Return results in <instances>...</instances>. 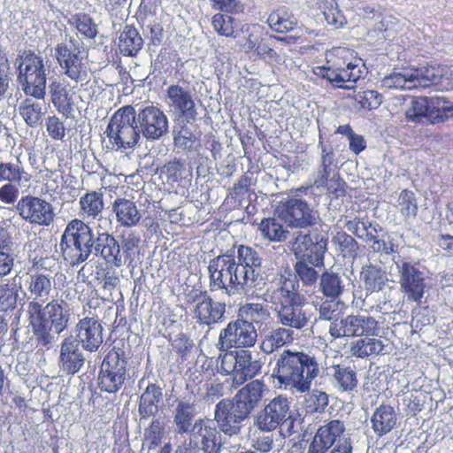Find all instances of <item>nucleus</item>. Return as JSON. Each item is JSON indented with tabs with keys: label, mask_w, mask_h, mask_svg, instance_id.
<instances>
[{
	"label": "nucleus",
	"mask_w": 453,
	"mask_h": 453,
	"mask_svg": "<svg viewBox=\"0 0 453 453\" xmlns=\"http://www.w3.org/2000/svg\"><path fill=\"white\" fill-rule=\"evenodd\" d=\"M120 243L107 231L94 234L88 222L71 220L61 237L60 248L65 260L73 265L85 262L92 253L102 257L106 264L120 267L131 261L140 237L134 232L124 233Z\"/></svg>",
	"instance_id": "obj_1"
},
{
	"label": "nucleus",
	"mask_w": 453,
	"mask_h": 453,
	"mask_svg": "<svg viewBox=\"0 0 453 453\" xmlns=\"http://www.w3.org/2000/svg\"><path fill=\"white\" fill-rule=\"evenodd\" d=\"M52 287V278L46 273L31 274L27 282V290L33 298L27 307L29 325L42 345L55 341V335L66 328L70 317L69 305L64 300H52L43 305L50 298Z\"/></svg>",
	"instance_id": "obj_2"
},
{
	"label": "nucleus",
	"mask_w": 453,
	"mask_h": 453,
	"mask_svg": "<svg viewBox=\"0 0 453 453\" xmlns=\"http://www.w3.org/2000/svg\"><path fill=\"white\" fill-rule=\"evenodd\" d=\"M18 66V81L23 92L33 98L20 102L18 111L25 123L31 128L42 124L46 111L45 104L37 100H43L46 96V73L43 59L32 51H23L16 58Z\"/></svg>",
	"instance_id": "obj_3"
},
{
	"label": "nucleus",
	"mask_w": 453,
	"mask_h": 453,
	"mask_svg": "<svg viewBox=\"0 0 453 453\" xmlns=\"http://www.w3.org/2000/svg\"><path fill=\"white\" fill-rule=\"evenodd\" d=\"M319 373L320 365L314 355L285 349L276 359L273 376L277 380L280 388L306 393Z\"/></svg>",
	"instance_id": "obj_4"
},
{
	"label": "nucleus",
	"mask_w": 453,
	"mask_h": 453,
	"mask_svg": "<svg viewBox=\"0 0 453 453\" xmlns=\"http://www.w3.org/2000/svg\"><path fill=\"white\" fill-rule=\"evenodd\" d=\"M270 299L281 327L299 330L308 326L311 313L298 302L299 295L293 280L280 277Z\"/></svg>",
	"instance_id": "obj_5"
},
{
	"label": "nucleus",
	"mask_w": 453,
	"mask_h": 453,
	"mask_svg": "<svg viewBox=\"0 0 453 453\" xmlns=\"http://www.w3.org/2000/svg\"><path fill=\"white\" fill-rule=\"evenodd\" d=\"M136 118V111L132 105L119 108L111 116L105 131L111 149L115 150L134 149L141 138Z\"/></svg>",
	"instance_id": "obj_6"
},
{
	"label": "nucleus",
	"mask_w": 453,
	"mask_h": 453,
	"mask_svg": "<svg viewBox=\"0 0 453 453\" xmlns=\"http://www.w3.org/2000/svg\"><path fill=\"white\" fill-rule=\"evenodd\" d=\"M294 422L290 401L283 395H277L270 400L253 418V426L257 430L271 433L279 428L283 437H288L296 433Z\"/></svg>",
	"instance_id": "obj_7"
},
{
	"label": "nucleus",
	"mask_w": 453,
	"mask_h": 453,
	"mask_svg": "<svg viewBox=\"0 0 453 453\" xmlns=\"http://www.w3.org/2000/svg\"><path fill=\"white\" fill-rule=\"evenodd\" d=\"M219 359L220 372L233 375V385L235 388L259 374L264 365L258 354L253 355L249 349L220 353Z\"/></svg>",
	"instance_id": "obj_8"
},
{
	"label": "nucleus",
	"mask_w": 453,
	"mask_h": 453,
	"mask_svg": "<svg viewBox=\"0 0 453 453\" xmlns=\"http://www.w3.org/2000/svg\"><path fill=\"white\" fill-rule=\"evenodd\" d=\"M257 329L250 321L238 318L231 320L219 332L217 348L221 353L229 352L232 348L245 349L253 347L257 339Z\"/></svg>",
	"instance_id": "obj_9"
},
{
	"label": "nucleus",
	"mask_w": 453,
	"mask_h": 453,
	"mask_svg": "<svg viewBox=\"0 0 453 453\" xmlns=\"http://www.w3.org/2000/svg\"><path fill=\"white\" fill-rule=\"evenodd\" d=\"M127 360L124 351L113 348L104 357L98 374V386L108 393L119 391L126 380Z\"/></svg>",
	"instance_id": "obj_10"
},
{
	"label": "nucleus",
	"mask_w": 453,
	"mask_h": 453,
	"mask_svg": "<svg viewBox=\"0 0 453 453\" xmlns=\"http://www.w3.org/2000/svg\"><path fill=\"white\" fill-rule=\"evenodd\" d=\"M434 77V66H420L406 68L402 71L394 70L381 81V86L386 88L412 89L431 87V78Z\"/></svg>",
	"instance_id": "obj_11"
},
{
	"label": "nucleus",
	"mask_w": 453,
	"mask_h": 453,
	"mask_svg": "<svg viewBox=\"0 0 453 453\" xmlns=\"http://www.w3.org/2000/svg\"><path fill=\"white\" fill-rule=\"evenodd\" d=\"M378 321L369 315H348L330 324L329 333L334 338L374 336L378 334Z\"/></svg>",
	"instance_id": "obj_12"
},
{
	"label": "nucleus",
	"mask_w": 453,
	"mask_h": 453,
	"mask_svg": "<svg viewBox=\"0 0 453 453\" xmlns=\"http://www.w3.org/2000/svg\"><path fill=\"white\" fill-rule=\"evenodd\" d=\"M16 210L19 217L32 226H49L54 221L53 205L38 196H22L18 201Z\"/></svg>",
	"instance_id": "obj_13"
},
{
	"label": "nucleus",
	"mask_w": 453,
	"mask_h": 453,
	"mask_svg": "<svg viewBox=\"0 0 453 453\" xmlns=\"http://www.w3.org/2000/svg\"><path fill=\"white\" fill-rule=\"evenodd\" d=\"M327 239L318 233H297L292 242V250L298 260H307L314 266L323 264Z\"/></svg>",
	"instance_id": "obj_14"
},
{
	"label": "nucleus",
	"mask_w": 453,
	"mask_h": 453,
	"mask_svg": "<svg viewBox=\"0 0 453 453\" xmlns=\"http://www.w3.org/2000/svg\"><path fill=\"white\" fill-rule=\"evenodd\" d=\"M400 289L408 300L419 303L424 296L425 277L418 265L405 259L395 261Z\"/></svg>",
	"instance_id": "obj_15"
},
{
	"label": "nucleus",
	"mask_w": 453,
	"mask_h": 453,
	"mask_svg": "<svg viewBox=\"0 0 453 453\" xmlns=\"http://www.w3.org/2000/svg\"><path fill=\"white\" fill-rule=\"evenodd\" d=\"M194 90L179 83L170 85L165 90V103L187 122L198 119Z\"/></svg>",
	"instance_id": "obj_16"
},
{
	"label": "nucleus",
	"mask_w": 453,
	"mask_h": 453,
	"mask_svg": "<svg viewBox=\"0 0 453 453\" xmlns=\"http://www.w3.org/2000/svg\"><path fill=\"white\" fill-rule=\"evenodd\" d=\"M140 133L150 141H157L168 133L169 121L166 114L154 105L145 106L136 112Z\"/></svg>",
	"instance_id": "obj_17"
},
{
	"label": "nucleus",
	"mask_w": 453,
	"mask_h": 453,
	"mask_svg": "<svg viewBox=\"0 0 453 453\" xmlns=\"http://www.w3.org/2000/svg\"><path fill=\"white\" fill-rule=\"evenodd\" d=\"M188 302L195 303L194 316L200 324L211 326L221 321L226 311L225 303L216 302L205 291L193 290L188 296Z\"/></svg>",
	"instance_id": "obj_18"
},
{
	"label": "nucleus",
	"mask_w": 453,
	"mask_h": 453,
	"mask_svg": "<svg viewBox=\"0 0 453 453\" xmlns=\"http://www.w3.org/2000/svg\"><path fill=\"white\" fill-rule=\"evenodd\" d=\"M57 61L64 73L73 81L83 82L88 79V66L81 51L58 43L55 49Z\"/></svg>",
	"instance_id": "obj_19"
},
{
	"label": "nucleus",
	"mask_w": 453,
	"mask_h": 453,
	"mask_svg": "<svg viewBox=\"0 0 453 453\" xmlns=\"http://www.w3.org/2000/svg\"><path fill=\"white\" fill-rule=\"evenodd\" d=\"M279 217L291 227L306 228L317 223L318 213L303 200L291 198L278 211Z\"/></svg>",
	"instance_id": "obj_20"
},
{
	"label": "nucleus",
	"mask_w": 453,
	"mask_h": 453,
	"mask_svg": "<svg viewBox=\"0 0 453 453\" xmlns=\"http://www.w3.org/2000/svg\"><path fill=\"white\" fill-rule=\"evenodd\" d=\"M246 418L248 416L230 399H222L215 406L214 419L219 431L226 435L238 434Z\"/></svg>",
	"instance_id": "obj_21"
},
{
	"label": "nucleus",
	"mask_w": 453,
	"mask_h": 453,
	"mask_svg": "<svg viewBox=\"0 0 453 453\" xmlns=\"http://www.w3.org/2000/svg\"><path fill=\"white\" fill-rule=\"evenodd\" d=\"M235 261L234 257L230 254L219 255L210 260L208 271L211 290H224L229 296Z\"/></svg>",
	"instance_id": "obj_22"
},
{
	"label": "nucleus",
	"mask_w": 453,
	"mask_h": 453,
	"mask_svg": "<svg viewBox=\"0 0 453 453\" xmlns=\"http://www.w3.org/2000/svg\"><path fill=\"white\" fill-rule=\"evenodd\" d=\"M344 432L345 426L339 419H332L319 426L306 453H328L334 443L342 439Z\"/></svg>",
	"instance_id": "obj_23"
},
{
	"label": "nucleus",
	"mask_w": 453,
	"mask_h": 453,
	"mask_svg": "<svg viewBox=\"0 0 453 453\" xmlns=\"http://www.w3.org/2000/svg\"><path fill=\"white\" fill-rule=\"evenodd\" d=\"M203 453H220L222 442L219 432L203 418L196 419L190 441Z\"/></svg>",
	"instance_id": "obj_24"
},
{
	"label": "nucleus",
	"mask_w": 453,
	"mask_h": 453,
	"mask_svg": "<svg viewBox=\"0 0 453 453\" xmlns=\"http://www.w3.org/2000/svg\"><path fill=\"white\" fill-rule=\"evenodd\" d=\"M85 357L79 342L73 336L65 338L60 346L59 366L67 374H75L83 366Z\"/></svg>",
	"instance_id": "obj_25"
},
{
	"label": "nucleus",
	"mask_w": 453,
	"mask_h": 453,
	"mask_svg": "<svg viewBox=\"0 0 453 453\" xmlns=\"http://www.w3.org/2000/svg\"><path fill=\"white\" fill-rule=\"evenodd\" d=\"M77 328V342L81 343L84 349L95 352L103 343V326L97 319L86 317L79 321Z\"/></svg>",
	"instance_id": "obj_26"
},
{
	"label": "nucleus",
	"mask_w": 453,
	"mask_h": 453,
	"mask_svg": "<svg viewBox=\"0 0 453 453\" xmlns=\"http://www.w3.org/2000/svg\"><path fill=\"white\" fill-rule=\"evenodd\" d=\"M265 389L266 387L262 380H254L242 388L232 401L249 417L259 405Z\"/></svg>",
	"instance_id": "obj_27"
},
{
	"label": "nucleus",
	"mask_w": 453,
	"mask_h": 453,
	"mask_svg": "<svg viewBox=\"0 0 453 453\" xmlns=\"http://www.w3.org/2000/svg\"><path fill=\"white\" fill-rule=\"evenodd\" d=\"M292 329L276 326L260 333V350L270 355L282 347L291 343L294 340Z\"/></svg>",
	"instance_id": "obj_28"
},
{
	"label": "nucleus",
	"mask_w": 453,
	"mask_h": 453,
	"mask_svg": "<svg viewBox=\"0 0 453 453\" xmlns=\"http://www.w3.org/2000/svg\"><path fill=\"white\" fill-rule=\"evenodd\" d=\"M79 204L80 216L88 221L97 220L98 228H102V222L110 221L103 217L104 203L101 193L96 191L86 193L80 198Z\"/></svg>",
	"instance_id": "obj_29"
},
{
	"label": "nucleus",
	"mask_w": 453,
	"mask_h": 453,
	"mask_svg": "<svg viewBox=\"0 0 453 453\" xmlns=\"http://www.w3.org/2000/svg\"><path fill=\"white\" fill-rule=\"evenodd\" d=\"M112 211L117 222L124 227H133L139 224L142 214L136 203L126 197H117L112 203Z\"/></svg>",
	"instance_id": "obj_30"
},
{
	"label": "nucleus",
	"mask_w": 453,
	"mask_h": 453,
	"mask_svg": "<svg viewBox=\"0 0 453 453\" xmlns=\"http://www.w3.org/2000/svg\"><path fill=\"white\" fill-rule=\"evenodd\" d=\"M49 92L53 106L65 118L73 114V102L72 96L68 93L65 85L61 81L55 79L49 85Z\"/></svg>",
	"instance_id": "obj_31"
},
{
	"label": "nucleus",
	"mask_w": 453,
	"mask_h": 453,
	"mask_svg": "<svg viewBox=\"0 0 453 453\" xmlns=\"http://www.w3.org/2000/svg\"><path fill=\"white\" fill-rule=\"evenodd\" d=\"M196 414L197 411L195 403L183 400L179 401L173 411L175 431L180 434H191Z\"/></svg>",
	"instance_id": "obj_32"
},
{
	"label": "nucleus",
	"mask_w": 453,
	"mask_h": 453,
	"mask_svg": "<svg viewBox=\"0 0 453 453\" xmlns=\"http://www.w3.org/2000/svg\"><path fill=\"white\" fill-rule=\"evenodd\" d=\"M258 280L259 278L256 276L254 270L244 269L243 266L237 265L235 261L229 296L250 292L257 286Z\"/></svg>",
	"instance_id": "obj_33"
},
{
	"label": "nucleus",
	"mask_w": 453,
	"mask_h": 453,
	"mask_svg": "<svg viewBox=\"0 0 453 453\" xmlns=\"http://www.w3.org/2000/svg\"><path fill=\"white\" fill-rule=\"evenodd\" d=\"M30 180L31 175L26 172L19 155L13 161L0 163V181L25 186Z\"/></svg>",
	"instance_id": "obj_34"
},
{
	"label": "nucleus",
	"mask_w": 453,
	"mask_h": 453,
	"mask_svg": "<svg viewBox=\"0 0 453 453\" xmlns=\"http://www.w3.org/2000/svg\"><path fill=\"white\" fill-rule=\"evenodd\" d=\"M396 413L390 405H380L373 412L371 422L374 433L382 436L389 433L396 425Z\"/></svg>",
	"instance_id": "obj_35"
},
{
	"label": "nucleus",
	"mask_w": 453,
	"mask_h": 453,
	"mask_svg": "<svg viewBox=\"0 0 453 453\" xmlns=\"http://www.w3.org/2000/svg\"><path fill=\"white\" fill-rule=\"evenodd\" d=\"M388 339H378L370 336L358 339L351 343L350 353L352 356L364 358L372 355L384 354Z\"/></svg>",
	"instance_id": "obj_36"
},
{
	"label": "nucleus",
	"mask_w": 453,
	"mask_h": 453,
	"mask_svg": "<svg viewBox=\"0 0 453 453\" xmlns=\"http://www.w3.org/2000/svg\"><path fill=\"white\" fill-rule=\"evenodd\" d=\"M239 316L252 326H257L260 330L263 325H267L272 320L271 312L268 308L258 303H247L240 307Z\"/></svg>",
	"instance_id": "obj_37"
},
{
	"label": "nucleus",
	"mask_w": 453,
	"mask_h": 453,
	"mask_svg": "<svg viewBox=\"0 0 453 453\" xmlns=\"http://www.w3.org/2000/svg\"><path fill=\"white\" fill-rule=\"evenodd\" d=\"M162 399V389L156 384H149L140 398L139 414L141 418H148L155 415L157 403Z\"/></svg>",
	"instance_id": "obj_38"
},
{
	"label": "nucleus",
	"mask_w": 453,
	"mask_h": 453,
	"mask_svg": "<svg viewBox=\"0 0 453 453\" xmlns=\"http://www.w3.org/2000/svg\"><path fill=\"white\" fill-rule=\"evenodd\" d=\"M143 40L132 26H125L119 39V49L125 56H135L142 48Z\"/></svg>",
	"instance_id": "obj_39"
},
{
	"label": "nucleus",
	"mask_w": 453,
	"mask_h": 453,
	"mask_svg": "<svg viewBox=\"0 0 453 453\" xmlns=\"http://www.w3.org/2000/svg\"><path fill=\"white\" fill-rule=\"evenodd\" d=\"M361 279L364 280L366 291L379 292L388 281L386 273L379 265H369L362 268Z\"/></svg>",
	"instance_id": "obj_40"
},
{
	"label": "nucleus",
	"mask_w": 453,
	"mask_h": 453,
	"mask_svg": "<svg viewBox=\"0 0 453 453\" xmlns=\"http://www.w3.org/2000/svg\"><path fill=\"white\" fill-rule=\"evenodd\" d=\"M319 147L321 150V157L317 177L314 180V185L318 188L325 187L327 183L328 177L334 169V152L332 147L326 148L321 138L319 141Z\"/></svg>",
	"instance_id": "obj_41"
},
{
	"label": "nucleus",
	"mask_w": 453,
	"mask_h": 453,
	"mask_svg": "<svg viewBox=\"0 0 453 453\" xmlns=\"http://www.w3.org/2000/svg\"><path fill=\"white\" fill-rule=\"evenodd\" d=\"M319 289L328 298H337L344 290V284L342 276L332 271L324 272L319 278Z\"/></svg>",
	"instance_id": "obj_42"
},
{
	"label": "nucleus",
	"mask_w": 453,
	"mask_h": 453,
	"mask_svg": "<svg viewBox=\"0 0 453 453\" xmlns=\"http://www.w3.org/2000/svg\"><path fill=\"white\" fill-rule=\"evenodd\" d=\"M333 379L335 387L342 392H351L357 388V378L355 370L349 366L334 365Z\"/></svg>",
	"instance_id": "obj_43"
},
{
	"label": "nucleus",
	"mask_w": 453,
	"mask_h": 453,
	"mask_svg": "<svg viewBox=\"0 0 453 453\" xmlns=\"http://www.w3.org/2000/svg\"><path fill=\"white\" fill-rule=\"evenodd\" d=\"M267 23L274 31L285 33L294 29L297 24V19L287 7L283 6L269 15Z\"/></svg>",
	"instance_id": "obj_44"
},
{
	"label": "nucleus",
	"mask_w": 453,
	"mask_h": 453,
	"mask_svg": "<svg viewBox=\"0 0 453 453\" xmlns=\"http://www.w3.org/2000/svg\"><path fill=\"white\" fill-rule=\"evenodd\" d=\"M173 134V144L178 149L191 151L200 146L199 135L194 134L187 124L175 127Z\"/></svg>",
	"instance_id": "obj_45"
},
{
	"label": "nucleus",
	"mask_w": 453,
	"mask_h": 453,
	"mask_svg": "<svg viewBox=\"0 0 453 453\" xmlns=\"http://www.w3.org/2000/svg\"><path fill=\"white\" fill-rule=\"evenodd\" d=\"M237 265L250 271L254 270L256 276L260 277L262 259L256 249L240 245L237 250Z\"/></svg>",
	"instance_id": "obj_46"
},
{
	"label": "nucleus",
	"mask_w": 453,
	"mask_h": 453,
	"mask_svg": "<svg viewBox=\"0 0 453 453\" xmlns=\"http://www.w3.org/2000/svg\"><path fill=\"white\" fill-rule=\"evenodd\" d=\"M281 218H269L261 221L259 229L262 235L273 242H282L287 238L288 231L283 226Z\"/></svg>",
	"instance_id": "obj_47"
},
{
	"label": "nucleus",
	"mask_w": 453,
	"mask_h": 453,
	"mask_svg": "<svg viewBox=\"0 0 453 453\" xmlns=\"http://www.w3.org/2000/svg\"><path fill=\"white\" fill-rule=\"evenodd\" d=\"M19 289L14 280L0 284V311L6 312L16 308Z\"/></svg>",
	"instance_id": "obj_48"
},
{
	"label": "nucleus",
	"mask_w": 453,
	"mask_h": 453,
	"mask_svg": "<svg viewBox=\"0 0 453 453\" xmlns=\"http://www.w3.org/2000/svg\"><path fill=\"white\" fill-rule=\"evenodd\" d=\"M428 105L427 96L413 98L409 108L405 111L406 119L412 122H419L423 119L429 121Z\"/></svg>",
	"instance_id": "obj_49"
},
{
	"label": "nucleus",
	"mask_w": 453,
	"mask_h": 453,
	"mask_svg": "<svg viewBox=\"0 0 453 453\" xmlns=\"http://www.w3.org/2000/svg\"><path fill=\"white\" fill-rule=\"evenodd\" d=\"M320 8L329 25L339 28L346 23V19L342 11L339 10L335 0H321Z\"/></svg>",
	"instance_id": "obj_50"
},
{
	"label": "nucleus",
	"mask_w": 453,
	"mask_h": 453,
	"mask_svg": "<svg viewBox=\"0 0 453 453\" xmlns=\"http://www.w3.org/2000/svg\"><path fill=\"white\" fill-rule=\"evenodd\" d=\"M397 207L406 220L414 219L418 212L414 193L408 189L402 190L397 199Z\"/></svg>",
	"instance_id": "obj_51"
},
{
	"label": "nucleus",
	"mask_w": 453,
	"mask_h": 453,
	"mask_svg": "<svg viewBox=\"0 0 453 453\" xmlns=\"http://www.w3.org/2000/svg\"><path fill=\"white\" fill-rule=\"evenodd\" d=\"M334 242L343 253V257L355 258L357 255L358 243L345 232H338L334 237Z\"/></svg>",
	"instance_id": "obj_52"
},
{
	"label": "nucleus",
	"mask_w": 453,
	"mask_h": 453,
	"mask_svg": "<svg viewBox=\"0 0 453 453\" xmlns=\"http://www.w3.org/2000/svg\"><path fill=\"white\" fill-rule=\"evenodd\" d=\"M431 86L441 91L453 89V70L434 66V77L431 78Z\"/></svg>",
	"instance_id": "obj_53"
},
{
	"label": "nucleus",
	"mask_w": 453,
	"mask_h": 453,
	"mask_svg": "<svg viewBox=\"0 0 453 453\" xmlns=\"http://www.w3.org/2000/svg\"><path fill=\"white\" fill-rule=\"evenodd\" d=\"M429 121L442 122L447 119L448 100L444 97H428Z\"/></svg>",
	"instance_id": "obj_54"
},
{
	"label": "nucleus",
	"mask_w": 453,
	"mask_h": 453,
	"mask_svg": "<svg viewBox=\"0 0 453 453\" xmlns=\"http://www.w3.org/2000/svg\"><path fill=\"white\" fill-rule=\"evenodd\" d=\"M314 267L307 260H298L295 265L296 276L303 285L313 286L317 282L319 275Z\"/></svg>",
	"instance_id": "obj_55"
},
{
	"label": "nucleus",
	"mask_w": 453,
	"mask_h": 453,
	"mask_svg": "<svg viewBox=\"0 0 453 453\" xmlns=\"http://www.w3.org/2000/svg\"><path fill=\"white\" fill-rule=\"evenodd\" d=\"M234 18L229 15L217 13L212 17L211 24L219 35L226 37H234Z\"/></svg>",
	"instance_id": "obj_56"
},
{
	"label": "nucleus",
	"mask_w": 453,
	"mask_h": 453,
	"mask_svg": "<svg viewBox=\"0 0 453 453\" xmlns=\"http://www.w3.org/2000/svg\"><path fill=\"white\" fill-rule=\"evenodd\" d=\"M73 23L75 25L78 32L87 38H94L96 35V27L88 15H75L73 17Z\"/></svg>",
	"instance_id": "obj_57"
},
{
	"label": "nucleus",
	"mask_w": 453,
	"mask_h": 453,
	"mask_svg": "<svg viewBox=\"0 0 453 453\" xmlns=\"http://www.w3.org/2000/svg\"><path fill=\"white\" fill-rule=\"evenodd\" d=\"M363 74L358 64L349 62L342 66L339 64V88H343L342 84L347 81H357Z\"/></svg>",
	"instance_id": "obj_58"
},
{
	"label": "nucleus",
	"mask_w": 453,
	"mask_h": 453,
	"mask_svg": "<svg viewBox=\"0 0 453 453\" xmlns=\"http://www.w3.org/2000/svg\"><path fill=\"white\" fill-rule=\"evenodd\" d=\"M356 101L360 108L365 110L377 109L381 102V96L375 90H365L356 96Z\"/></svg>",
	"instance_id": "obj_59"
},
{
	"label": "nucleus",
	"mask_w": 453,
	"mask_h": 453,
	"mask_svg": "<svg viewBox=\"0 0 453 453\" xmlns=\"http://www.w3.org/2000/svg\"><path fill=\"white\" fill-rule=\"evenodd\" d=\"M46 130L53 140H63L65 135L64 123L56 115L48 117L46 120Z\"/></svg>",
	"instance_id": "obj_60"
},
{
	"label": "nucleus",
	"mask_w": 453,
	"mask_h": 453,
	"mask_svg": "<svg viewBox=\"0 0 453 453\" xmlns=\"http://www.w3.org/2000/svg\"><path fill=\"white\" fill-rule=\"evenodd\" d=\"M211 7L216 11L230 14H237L244 10L242 4L236 0H211Z\"/></svg>",
	"instance_id": "obj_61"
},
{
	"label": "nucleus",
	"mask_w": 453,
	"mask_h": 453,
	"mask_svg": "<svg viewBox=\"0 0 453 453\" xmlns=\"http://www.w3.org/2000/svg\"><path fill=\"white\" fill-rule=\"evenodd\" d=\"M372 249L374 252L392 254L397 251L398 245L395 242L392 235L386 234L384 238L378 239L375 243L372 244Z\"/></svg>",
	"instance_id": "obj_62"
},
{
	"label": "nucleus",
	"mask_w": 453,
	"mask_h": 453,
	"mask_svg": "<svg viewBox=\"0 0 453 453\" xmlns=\"http://www.w3.org/2000/svg\"><path fill=\"white\" fill-rule=\"evenodd\" d=\"M339 64H333L328 66H318L314 69V73L323 79L327 80L330 83L339 88Z\"/></svg>",
	"instance_id": "obj_63"
},
{
	"label": "nucleus",
	"mask_w": 453,
	"mask_h": 453,
	"mask_svg": "<svg viewBox=\"0 0 453 453\" xmlns=\"http://www.w3.org/2000/svg\"><path fill=\"white\" fill-rule=\"evenodd\" d=\"M183 170V164L178 160H173L162 167L161 173L165 175L167 182H175L180 179Z\"/></svg>",
	"instance_id": "obj_64"
}]
</instances>
